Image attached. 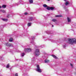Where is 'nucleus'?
Masks as SVG:
<instances>
[{
  "label": "nucleus",
  "instance_id": "1",
  "mask_svg": "<svg viewBox=\"0 0 76 76\" xmlns=\"http://www.w3.org/2000/svg\"><path fill=\"white\" fill-rule=\"evenodd\" d=\"M68 41L70 44H76V39H75L69 38L68 39Z\"/></svg>",
  "mask_w": 76,
  "mask_h": 76
},
{
  "label": "nucleus",
  "instance_id": "2",
  "mask_svg": "<svg viewBox=\"0 0 76 76\" xmlns=\"http://www.w3.org/2000/svg\"><path fill=\"white\" fill-rule=\"evenodd\" d=\"M36 56H38L39 55V49H36L34 53Z\"/></svg>",
  "mask_w": 76,
  "mask_h": 76
},
{
  "label": "nucleus",
  "instance_id": "3",
  "mask_svg": "<svg viewBox=\"0 0 76 76\" xmlns=\"http://www.w3.org/2000/svg\"><path fill=\"white\" fill-rule=\"evenodd\" d=\"M37 68L36 69V71L38 72H39V73H41L42 72V71L41 70V69L40 68V67H39V65H37Z\"/></svg>",
  "mask_w": 76,
  "mask_h": 76
},
{
  "label": "nucleus",
  "instance_id": "4",
  "mask_svg": "<svg viewBox=\"0 0 76 76\" xmlns=\"http://www.w3.org/2000/svg\"><path fill=\"white\" fill-rule=\"evenodd\" d=\"M24 51L25 52L28 53L31 51V49L30 48H26L24 49Z\"/></svg>",
  "mask_w": 76,
  "mask_h": 76
},
{
  "label": "nucleus",
  "instance_id": "5",
  "mask_svg": "<svg viewBox=\"0 0 76 76\" xmlns=\"http://www.w3.org/2000/svg\"><path fill=\"white\" fill-rule=\"evenodd\" d=\"M54 8L53 7H47L46 9L48 10H54Z\"/></svg>",
  "mask_w": 76,
  "mask_h": 76
},
{
  "label": "nucleus",
  "instance_id": "6",
  "mask_svg": "<svg viewBox=\"0 0 76 76\" xmlns=\"http://www.w3.org/2000/svg\"><path fill=\"white\" fill-rule=\"evenodd\" d=\"M35 37H32V41L31 42V44H32L33 45H35V42H34V41H33V40H34V39H35Z\"/></svg>",
  "mask_w": 76,
  "mask_h": 76
},
{
  "label": "nucleus",
  "instance_id": "7",
  "mask_svg": "<svg viewBox=\"0 0 76 76\" xmlns=\"http://www.w3.org/2000/svg\"><path fill=\"white\" fill-rule=\"evenodd\" d=\"M28 20L29 21H32L33 20V18L31 17H29Z\"/></svg>",
  "mask_w": 76,
  "mask_h": 76
},
{
  "label": "nucleus",
  "instance_id": "8",
  "mask_svg": "<svg viewBox=\"0 0 76 76\" xmlns=\"http://www.w3.org/2000/svg\"><path fill=\"white\" fill-rule=\"evenodd\" d=\"M45 63H49L50 62V61L49 60H48L47 59H46L45 60Z\"/></svg>",
  "mask_w": 76,
  "mask_h": 76
},
{
  "label": "nucleus",
  "instance_id": "9",
  "mask_svg": "<svg viewBox=\"0 0 76 76\" xmlns=\"http://www.w3.org/2000/svg\"><path fill=\"white\" fill-rule=\"evenodd\" d=\"M2 20H3V21H5V22H7V19H5L4 18H2Z\"/></svg>",
  "mask_w": 76,
  "mask_h": 76
},
{
  "label": "nucleus",
  "instance_id": "10",
  "mask_svg": "<svg viewBox=\"0 0 76 76\" xmlns=\"http://www.w3.org/2000/svg\"><path fill=\"white\" fill-rule=\"evenodd\" d=\"M67 20H68V22H70L71 21V20L69 18H67Z\"/></svg>",
  "mask_w": 76,
  "mask_h": 76
},
{
  "label": "nucleus",
  "instance_id": "11",
  "mask_svg": "<svg viewBox=\"0 0 76 76\" xmlns=\"http://www.w3.org/2000/svg\"><path fill=\"white\" fill-rule=\"evenodd\" d=\"M52 56L53 58H55L56 59H57V57H56L55 55H52Z\"/></svg>",
  "mask_w": 76,
  "mask_h": 76
},
{
  "label": "nucleus",
  "instance_id": "12",
  "mask_svg": "<svg viewBox=\"0 0 76 76\" xmlns=\"http://www.w3.org/2000/svg\"><path fill=\"white\" fill-rule=\"evenodd\" d=\"M29 2L30 4H32L33 3V0H29Z\"/></svg>",
  "mask_w": 76,
  "mask_h": 76
},
{
  "label": "nucleus",
  "instance_id": "13",
  "mask_svg": "<svg viewBox=\"0 0 76 76\" xmlns=\"http://www.w3.org/2000/svg\"><path fill=\"white\" fill-rule=\"evenodd\" d=\"M69 4V2L68 1H66V3H65V6H67V5H68Z\"/></svg>",
  "mask_w": 76,
  "mask_h": 76
},
{
  "label": "nucleus",
  "instance_id": "14",
  "mask_svg": "<svg viewBox=\"0 0 76 76\" xmlns=\"http://www.w3.org/2000/svg\"><path fill=\"white\" fill-rule=\"evenodd\" d=\"M52 22H56L57 21V20H56V19H53L52 20Z\"/></svg>",
  "mask_w": 76,
  "mask_h": 76
},
{
  "label": "nucleus",
  "instance_id": "15",
  "mask_svg": "<svg viewBox=\"0 0 76 76\" xmlns=\"http://www.w3.org/2000/svg\"><path fill=\"white\" fill-rule=\"evenodd\" d=\"M9 41L10 42H12L13 41V38H10L9 40Z\"/></svg>",
  "mask_w": 76,
  "mask_h": 76
},
{
  "label": "nucleus",
  "instance_id": "16",
  "mask_svg": "<svg viewBox=\"0 0 76 76\" xmlns=\"http://www.w3.org/2000/svg\"><path fill=\"white\" fill-rule=\"evenodd\" d=\"M31 25V23H29L28 24V26L29 27V26H30Z\"/></svg>",
  "mask_w": 76,
  "mask_h": 76
},
{
  "label": "nucleus",
  "instance_id": "17",
  "mask_svg": "<svg viewBox=\"0 0 76 76\" xmlns=\"http://www.w3.org/2000/svg\"><path fill=\"white\" fill-rule=\"evenodd\" d=\"M25 56V53H23L22 54H21V57H23Z\"/></svg>",
  "mask_w": 76,
  "mask_h": 76
},
{
  "label": "nucleus",
  "instance_id": "18",
  "mask_svg": "<svg viewBox=\"0 0 76 76\" xmlns=\"http://www.w3.org/2000/svg\"><path fill=\"white\" fill-rule=\"evenodd\" d=\"M43 7H47V5H46V4H44L43 5Z\"/></svg>",
  "mask_w": 76,
  "mask_h": 76
},
{
  "label": "nucleus",
  "instance_id": "19",
  "mask_svg": "<svg viewBox=\"0 0 76 76\" xmlns=\"http://www.w3.org/2000/svg\"><path fill=\"white\" fill-rule=\"evenodd\" d=\"M6 7V5H3L2 7H3V8H5Z\"/></svg>",
  "mask_w": 76,
  "mask_h": 76
},
{
  "label": "nucleus",
  "instance_id": "20",
  "mask_svg": "<svg viewBox=\"0 0 76 76\" xmlns=\"http://www.w3.org/2000/svg\"><path fill=\"white\" fill-rule=\"evenodd\" d=\"M9 65H10V64H8L6 66L7 68H9Z\"/></svg>",
  "mask_w": 76,
  "mask_h": 76
},
{
  "label": "nucleus",
  "instance_id": "21",
  "mask_svg": "<svg viewBox=\"0 0 76 76\" xmlns=\"http://www.w3.org/2000/svg\"><path fill=\"white\" fill-rule=\"evenodd\" d=\"M9 44V43H6L5 44V45H6V46H7L8 47Z\"/></svg>",
  "mask_w": 76,
  "mask_h": 76
},
{
  "label": "nucleus",
  "instance_id": "22",
  "mask_svg": "<svg viewBox=\"0 0 76 76\" xmlns=\"http://www.w3.org/2000/svg\"><path fill=\"white\" fill-rule=\"evenodd\" d=\"M11 46H12V44L9 43L8 44V47H10Z\"/></svg>",
  "mask_w": 76,
  "mask_h": 76
},
{
  "label": "nucleus",
  "instance_id": "23",
  "mask_svg": "<svg viewBox=\"0 0 76 76\" xmlns=\"http://www.w3.org/2000/svg\"><path fill=\"white\" fill-rule=\"evenodd\" d=\"M31 60L32 61H35V58H32Z\"/></svg>",
  "mask_w": 76,
  "mask_h": 76
},
{
  "label": "nucleus",
  "instance_id": "24",
  "mask_svg": "<svg viewBox=\"0 0 76 76\" xmlns=\"http://www.w3.org/2000/svg\"><path fill=\"white\" fill-rule=\"evenodd\" d=\"M63 48H66V44H65L63 45Z\"/></svg>",
  "mask_w": 76,
  "mask_h": 76
},
{
  "label": "nucleus",
  "instance_id": "25",
  "mask_svg": "<svg viewBox=\"0 0 76 76\" xmlns=\"http://www.w3.org/2000/svg\"><path fill=\"white\" fill-rule=\"evenodd\" d=\"M1 12H2L3 13H5V11H4V10H2Z\"/></svg>",
  "mask_w": 76,
  "mask_h": 76
},
{
  "label": "nucleus",
  "instance_id": "26",
  "mask_svg": "<svg viewBox=\"0 0 76 76\" xmlns=\"http://www.w3.org/2000/svg\"><path fill=\"white\" fill-rule=\"evenodd\" d=\"M70 65L71 66V67L73 68V64H70Z\"/></svg>",
  "mask_w": 76,
  "mask_h": 76
},
{
  "label": "nucleus",
  "instance_id": "27",
  "mask_svg": "<svg viewBox=\"0 0 76 76\" xmlns=\"http://www.w3.org/2000/svg\"><path fill=\"white\" fill-rule=\"evenodd\" d=\"M61 16H60V15H56V17H61Z\"/></svg>",
  "mask_w": 76,
  "mask_h": 76
},
{
  "label": "nucleus",
  "instance_id": "28",
  "mask_svg": "<svg viewBox=\"0 0 76 76\" xmlns=\"http://www.w3.org/2000/svg\"><path fill=\"white\" fill-rule=\"evenodd\" d=\"M28 13L27 12H25L24 13V15H28Z\"/></svg>",
  "mask_w": 76,
  "mask_h": 76
},
{
  "label": "nucleus",
  "instance_id": "29",
  "mask_svg": "<svg viewBox=\"0 0 76 76\" xmlns=\"http://www.w3.org/2000/svg\"><path fill=\"white\" fill-rule=\"evenodd\" d=\"M15 76H18V73H16L15 75Z\"/></svg>",
  "mask_w": 76,
  "mask_h": 76
},
{
  "label": "nucleus",
  "instance_id": "30",
  "mask_svg": "<svg viewBox=\"0 0 76 76\" xmlns=\"http://www.w3.org/2000/svg\"><path fill=\"white\" fill-rule=\"evenodd\" d=\"M56 42V41H53L52 42Z\"/></svg>",
  "mask_w": 76,
  "mask_h": 76
},
{
  "label": "nucleus",
  "instance_id": "31",
  "mask_svg": "<svg viewBox=\"0 0 76 76\" xmlns=\"http://www.w3.org/2000/svg\"><path fill=\"white\" fill-rule=\"evenodd\" d=\"M47 1H50V0H47Z\"/></svg>",
  "mask_w": 76,
  "mask_h": 76
},
{
  "label": "nucleus",
  "instance_id": "32",
  "mask_svg": "<svg viewBox=\"0 0 76 76\" xmlns=\"http://www.w3.org/2000/svg\"><path fill=\"white\" fill-rule=\"evenodd\" d=\"M1 6H0V9H1Z\"/></svg>",
  "mask_w": 76,
  "mask_h": 76
},
{
  "label": "nucleus",
  "instance_id": "33",
  "mask_svg": "<svg viewBox=\"0 0 76 76\" xmlns=\"http://www.w3.org/2000/svg\"><path fill=\"white\" fill-rule=\"evenodd\" d=\"M52 27H54V26L52 25Z\"/></svg>",
  "mask_w": 76,
  "mask_h": 76
},
{
  "label": "nucleus",
  "instance_id": "34",
  "mask_svg": "<svg viewBox=\"0 0 76 76\" xmlns=\"http://www.w3.org/2000/svg\"><path fill=\"white\" fill-rule=\"evenodd\" d=\"M9 15H8V16H7V17H9Z\"/></svg>",
  "mask_w": 76,
  "mask_h": 76
},
{
  "label": "nucleus",
  "instance_id": "35",
  "mask_svg": "<svg viewBox=\"0 0 76 76\" xmlns=\"http://www.w3.org/2000/svg\"><path fill=\"white\" fill-rule=\"evenodd\" d=\"M64 0V1H66V0Z\"/></svg>",
  "mask_w": 76,
  "mask_h": 76
},
{
  "label": "nucleus",
  "instance_id": "36",
  "mask_svg": "<svg viewBox=\"0 0 76 76\" xmlns=\"http://www.w3.org/2000/svg\"><path fill=\"white\" fill-rule=\"evenodd\" d=\"M41 46H40L39 47H41Z\"/></svg>",
  "mask_w": 76,
  "mask_h": 76
},
{
  "label": "nucleus",
  "instance_id": "37",
  "mask_svg": "<svg viewBox=\"0 0 76 76\" xmlns=\"http://www.w3.org/2000/svg\"><path fill=\"white\" fill-rule=\"evenodd\" d=\"M64 7H65V6H64Z\"/></svg>",
  "mask_w": 76,
  "mask_h": 76
},
{
  "label": "nucleus",
  "instance_id": "38",
  "mask_svg": "<svg viewBox=\"0 0 76 76\" xmlns=\"http://www.w3.org/2000/svg\"><path fill=\"white\" fill-rule=\"evenodd\" d=\"M42 48V47H41Z\"/></svg>",
  "mask_w": 76,
  "mask_h": 76
}]
</instances>
